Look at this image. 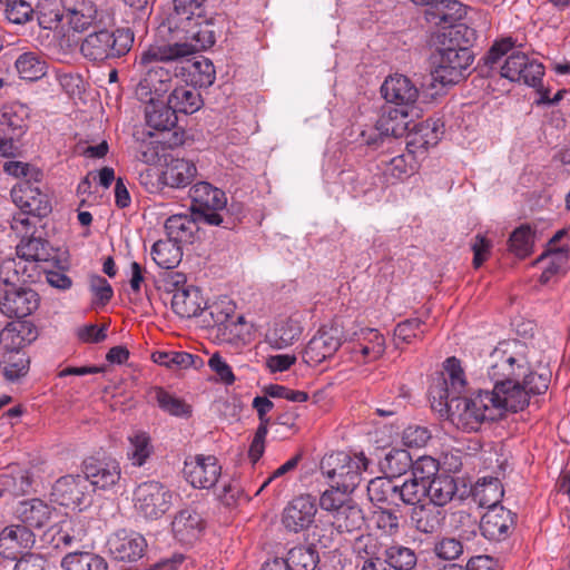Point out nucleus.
<instances>
[{
    "label": "nucleus",
    "mask_w": 570,
    "mask_h": 570,
    "mask_svg": "<svg viewBox=\"0 0 570 570\" xmlns=\"http://www.w3.org/2000/svg\"><path fill=\"white\" fill-rule=\"evenodd\" d=\"M550 377L551 374L549 371L534 373L529 368L527 376L519 381L520 387L525 393V406L529 404L530 395L542 394L548 390Z\"/></svg>",
    "instance_id": "e2e57ef3"
},
{
    "label": "nucleus",
    "mask_w": 570,
    "mask_h": 570,
    "mask_svg": "<svg viewBox=\"0 0 570 570\" xmlns=\"http://www.w3.org/2000/svg\"><path fill=\"white\" fill-rule=\"evenodd\" d=\"M63 570H108V563L104 557L91 551H75L67 553L61 559Z\"/></svg>",
    "instance_id": "4c0bfd02"
},
{
    "label": "nucleus",
    "mask_w": 570,
    "mask_h": 570,
    "mask_svg": "<svg viewBox=\"0 0 570 570\" xmlns=\"http://www.w3.org/2000/svg\"><path fill=\"white\" fill-rule=\"evenodd\" d=\"M97 10L91 2H81L68 11V23L75 32H82L92 24Z\"/></svg>",
    "instance_id": "bf43d9fd"
},
{
    "label": "nucleus",
    "mask_w": 570,
    "mask_h": 570,
    "mask_svg": "<svg viewBox=\"0 0 570 570\" xmlns=\"http://www.w3.org/2000/svg\"><path fill=\"white\" fill-rule=\"evenodd\" d=\"M353 553L357 560V566L364 560H368L377 554H383V546L376 537L372 534H361L355 538L352 546Z\"/></svg>",
    "instance_id": "052dcab7"
},
{
    "label": "nucleus",
    "mask_w": 570,
    "mask_h": 570,
    "mask_svg": "<svg viewBox=\"0 0 570 570\" xmlns=\"http://www.w3.org/2000/svg\"><path fill=\"white\" fill-rule=\"evenodd\" d=\"M197 175L196 165L184 158H174L160 174L161 184L170 188H185Z\"/></svg>",
    "instance_id": "bb28decb"
},
{
    "label": "nucleus",
    "mask_w": 570,
    "mask_h": 570,
    "mask_svg": "<svg viewBox=\"0 0 570 570\" xmlns=\"http://www.w3.org/2000/svg\"><path fill=\"white\" fill-rule=\"evenodd\" d=\"M383 554L387 558L391 570H413L417 562L414 550L401 544L385 548Z\"/></svg>",
    "instance_id": "3c124183"
},
{
    "label": "nucleus",
    "mask_w": 570,
    "mask_h": 570,
    "mask_svg": "<svg viewBox=\"0 0 570 570\" xmlns=\"http://www.w3.org/2000/svg\"><path fill=\"white\" fill-rule=\"evenodd\" d=\"M136 511L149 520L161 518L173 505V492L158 481H145L134 492Z\"/></svg>",
    "instance_id": "0eeeda50"
},
{
    "label": "nucleus",
    "mask_w": 570,
    "mask_h": 570,
    "mask_svg": "<svg viewBox=\"0 0 570 570\" xmlns=\"http://www.w3.org/2000/svg\"><path fill=\"white\" fill-rule=\"evenodd\" d=\"M88 531L89 520L86 517L77 515L66 518L50 527L45 532V538L56 549H66L81 543L87 538Z\"/></svg>",
    "instance_id": "9d476101"
},
{
    "label": "nucleus",
    "mask_w": 570,
    "mask_h": 570,
    "mask_svg": "<svg viewBox=\"0 0 570 570\" xmlns=\"http://www.w3.org/2000/svg\"><path fill=\"white\" fill-rule=\"evenodd\" d=\"M364 523L362 510L354 503L345 505L333 517V525L338 532H353Z\"/></svg>",
    "instance_id": "864d4df0"
},
{
    "label": "nucleus",
    "mask_w": 570,
    "mask_h": 570,
    "mask_svg": "<svg viewBox=\"0 0 570 570\" xmlns=\"http://www.w3.org/2000/svg\"><path fill=\"white\" fill-rule=\"evenodd\" d=\"M367 495L373 503L396 504V483L389 476L374 478L367 483Z\"/></svg>",
    "instance_id": "49530a36"
},
{
    "label": "nucleus",
    "mask_w": 570,
    "mask_h": 570,
    "mask_svg": "<svg viewBox=\"0 0 570 570\" xmlns=\"http://www.w3.org/2000/svg\"><path fill=\"white\" fill-rule=\"evenodd\" d=\"M193 215L199 223L209 226L233 228L235 218L227 208V197L224 190L207 181H199L189 189Z\"/></svg>",
    "instance_id": "20e7f679"
},
{
    "label": "nucleus",
    "mask_w": 570,
    "mask_h": 570,
    "mask_svg": "<svg viewBox=\"0 0 570 570\" xmlns=\"http://www.w3.org/2000/svg\"><path fill=\"white\" fill-rule=\"evenodd\" d=\"M37 336V328L31 322H10L0 332V345L3 352H23L22 348L32 343Z\"/></svg>",
    "instance_id": "412c9836"
},
{
    "label": "nucleus",
    "mask_w": 570,
    "mask_h": 570,
    "mask_svg": "<svg viewBox=\"0 0 570 570\" xmlns=\"http://www.w3.org/2000/svg\"><path fill=\"white\" fill-rule=\"evenodd\" d=\"M425 497L430 499L429 504L441 509L453 499L458 487L454 478L441 474L431 479L429 484H425Z\"/></svg>",
    "instance_id": "72a5a7b5"
},
{
    "label": "nucleus",
    "mask_w": 570,
    "mask_h": 570,
    "mask_svg": "<svg viewBox=\"0 0 570 570\" xmlns=\"http://www.w3.org/2000/svg\"><path fill=\"white\" fill-rule=\"evenodd\" d=\"M107 546L115 559L135 562L144 556L147 542L140 533L120 529L109 537Z\"/></svg>",
    "instance_id": "2eb2a0df"
},
{
    "label": "nucleus",
    "mask_w": 570,
    "mask_h": 570,
    "mask_svg": "<svg viewBox=\"0 0 570 570\" xmlns=\"http://www.w3.org/2000/svg\"><path fill=\"white\" fill-rule=\"evenodd\" d=\"M412 478L417 481H423L425 484H429L431 479L436 478L439 474V462L428 455L420 456L417 460L413 461V465L411 466Z\"/></svg>",
    "instance_id": "338daca9"
},
{
    "label": "nucleus",
    "mask_w": 570,
    "mask_h": 570,
    "mask_svg": "<svg viewBox=\"0 0 570 570\" xmlns=\"http://www.w3.org/2000/svg\"><path fill=\"white\" fill-rule=\"evenodd\" d=\"M514 525L513 513L503 507L488 509L480 522V530L484 538L492 541H502L509 537Z\"/></svg>",
    "instance_id": "a211bd4d"
},
{
    "label": "nucleus",
    "mask_w": 570,
    "mask_h": 570,
    "mask_svg": "<svg viewBox=\"0 0 570 570\" xmlns=\"http://www.w3.org/2000/svg\"><path fill=\"white\" fill-rule=\"evenodd\" d=\"M474 60L473 52L466 47H446L438 49L431 56V63L435 71H462Z\"/></svg>",
    "instance_id": "b1692460"
},
{
    "label": "nucleus",
    "mask_w": 570,
    "mask_h": 570,
    "mask_svg": "<svg viewBox=\"0 0 570 570\" xmlns=\"http://www.w3.org/2000/svg\"><path fill=\"white\" fill-rule=\"evenodd\" d=\"M17 255L22 263L49 262L55 258L50 244L40 236L35 237L33 234L30 237L21 238L17 245Z\"/></svg>",
    "instance_id": "473e14b6"
},
{
    "label": "nucleus",
    "mask_w": 570,
    "mask_h": 570,
    "mask_svg": "<svg viewBox=\"0 0 570 570\" xmlns=\"http://www.w3.org/2000/svg\"><path fill=\"white\" fill-rule=\"evenodd\" d=\"M168 102L176 112L193 114L202 106L200 94L195 87H177L169 95Z\"/></svg>",
    "instance_id": "37998d69"
},
{
    "label": "nucleus",
    "mask_w": 570,
    "mask_h": 570,
    "mask_svg": "<svg viewBox=\"0 0 570 570\" xmlns=\"http://www.w3.org/2000/svg\"><path fill=\"white\" fill-rule=\"evenodd\" d=\"M425 483L414 478L405 480L402 484L396 483V502L401 501L409 505H420L419 503L425 498Z\"/></svg>",
    "instance_id": "680f3d73"
},
{
    "label": "nucleus",
    "mask_w": 570,
    "mask_h": 570,
    "mask_svg": "<svg viewBox=\"0 0 570 570\" xmlns=\"http://www.w3.org/2000/svg\"><path fill=\"white\" fill-rule=\"evenodd\" d=\"M145 117L148 127L159 131L175 128L178 121L177 112L169 102L147 105Z\"/></svg>",
    "instance_id": "e433bc0d"
},
{
    "label": "nucleus",
    "mask_w": 570,
    "mask_h": 570,
    "mask_svg": "<svg viewBox=\"0 0 570 570\" xmlns=\"http://www.w3.org/2000/svg\"><path fill=\"white\" fill-rule=\"evenodd\" d=\"M291 570H314L318 563V553L313 547H294L283 558Z\"/></svg>",
    "instance_id": "09e8293b"
},
{
    "label": "nucleus",
    "mask_w": 570,
    "mask_h": 570,
    "mask_svg": "<svg viewBox=\"0 0 570 570\" xmlns=\"http://www.w3.org/2000/svg\"><path fill=\"white\" fill-rule=\"evenodd\" d=\"M50 495L62 507L80 508L90 503L91 491L83 474H67L53 483Z\"/></svg>",
    "instance_id": "6e6552de"
},
{
    "label": "nucleus",
    "mask_w": 570,
    "mask_h": 570,
    "mask_svg": "<svg viewBox=\"0 0 570 570\" xmlns=\"http://www.w3.org/2000/svg\"><path fill=\"white\" fill-rule=\"evenodd\" d=\"M30 116V109L21 102L4 105L0 110V124L12 130H23L27 128V121Z\"/></svg>",
    "instance_id": "8fccbe9b"
},
{
    "label": "nucleus",
    "mask_w": 570,
    "mask_h": 570,
    "mask_svg": "<svg viewBox=\"0 0 570 570\" xmlns=\"http://www.w3.org/2000/svg\"><path fill=\"white\" fill-rule=\"evenodd\" d=\"M372 519L376 528L384 534L394 535L400 530V518L395 511L379 508L373 512Z\"/></svg>",
    "instance_id": "774afa93"
},
{
    "label": "nucleus",
    "mask_w": 570,
    "mask_h": 570,
    "mask_svg": "<svg viewBox=\"0 0 570 570\" xmlns=\"http://www.w3.org/2000/svg\"><path fill=\"white\" fill-rule=\"evenodd\" d=\"M442 127L440 120L433 119L415 124L410 132L412 139L409 141V145H415L423 149L435 146L443 134Z\"/></svg>",
    "instance_id": "ea45409f"
},
{
    "label": "nucleus",
    "mask_w": 570,
    "mask_h": 570,
    "mask_svg": "<svg viewBox=\"0 0 570 570\" xmlns=\"http://www.w3.org/2000/svg\"><path fill=\"white\" fill-rule=\"evenodd\" d=\"M412 118L407 107H389L376 122V128L383 136L400 138L411 132Z\"/></svg>",
    "instance_id": "4be33fe9"
},
{
    "label": "nucleus",
    "mask_w": 570,
    "mask_h": 570,
    "mask_svg": "<svg viewBox=\"0 0 570 570\" xmlns=\"http://www.w3.org/2000/svg\"><path fill=\"white\" fill-rule=\"evenodd\" d=\"M476 535L475 529L470 532H463L460 539L443 538L434 544V553L443 560H454L464 551V542Z\"/></svg>",
    "instance_id": "603ef678"
},
{
    "label": "nucleus",
    "mask_w": 570,
    "mask_h": 570,
    "mask_svg": "<svg viewBox=\"0 0 570 570\" xmlns=\"http://www.w3.org/2000/svg\"><path fill=\"white\" fill-rule=\"evenodd\" d=\"M205 0H174V11L166 24L170 33L178 39L173 45H154L140 55V65L154 71L159 62H176V71H203L215 67L213 61L198 52L216 42V32L212 21L200 13Z\"/></svg>",
    "instance_id": "f257e3e1"
},
{
    "label": "nucleus",
    "mask_w": 570,
    "mask_h": 570,
    "mask_svg": "<svg viewBox=\"0 0 570 570\" xmlns=\"http://www.w3.org/2000/svg\"><path fill=\"white\" fill-rule=\"evenodd\" d=\"M482 61L490 71H527V69L539 71L546 69L538 57L528 56L522 50V46L517 45L512 37L495 40Z\"/></svg>",
    "instance_id": "39448f33"
},
{
    "label": "nucleus",
    "mask_w": 570,
    "mask_h": 570,
    "mask_svg": "<svg viewBox=\"0 0 570 570\" xmlns=\"http://www.w3.org/2000/svg\"><path fill=\"white\" fill-rule=\"evenodd\" d=\"M174 537L184 544L194 543L204 530L202 517L190 508L180 510L171 522Z\"/></svg>",
    "instance_id": "5701e85b"
},
{
    "label": "nucleus",
    "mask_w": 570,
    "mask_h": 570,
    "mask_svg": "<svg viewBox=\"0 0 570 570\" xmlns=\"http://www.w3.org/2000/svg\"><path fill=\"white\" fill-rule=\"evenodd\" d=\"M128 441L130 448L127 455L131 464L135 466L144 465L154 451L149 434L142 431H136L129 435Z\"/></svg>",
    "instance_id": "de8ad7c7"
},
{
    "label": "nucleus",
    "mask_w": 570,
    "mask_h": 570,
    "mask_svg": "<svg viewBox=\"0 0 570 570\" xmlns=\"http://www.w3.org/2000/svg\"><path fill=\"white\" fill-rule=\"evenodd\" d=\"M518 347L517 342H501L487 360V373L493 383L490 392L510 406L511 412L525 407V393L519 381L527 376L529 363Z\"/></svg>",
    "instance_id": "f03ea898"
},
{
    "label": "nucleus",
    "mask_w": 570,
    "mask_h": 570,
    "mask_svg": "<svg viewBox=\"0 0 570 570\" xmlns=\"http://www.w3.org/2000/svg\"><path fill=\"white\" fill-rule=\"evenodd\" d=\"M473 495L481 507H501L499 503L503 497L502 484L498 478L484 476L474 485Z\"/></svg>",
    "instance_id": "a19ab883"
},
{
    "label": "nucleus",
    "mask_w": 570,
    "mask_h": 570,
    "mask_svg": "<svg viewBox=\"0 0 570 570\" xmlns=\"http://www.w3.org/2000/svg\"><path fill=\"white\" fill-rule=\"evenodd\" d=\"M412 465L410 452L403 449H392L381 462L382 470L392 480L406 473Z\"/></svg>",
    "instance_id": "a18cd8bd"
},
{
    "label": "nucleus",
    "mask_w": 570,
    "mask_h": 570,
    "mask_svg": "<svg viewBox=\"0 0 570 570\" xmlns=\"http://www.w3.org/2000/svg\"><path fill=\"white\" fill-rule=\"evenodd\" d=\"M171 87L170 73H145L136 86L137 98L147 105L166 94Z\"/></svg>",
    "instance_id": "c85d7f7f"
},
{
    "label": "nucleus",
    "mask_w": 570,
    "mask_h": 570,
    "mask_svg": "<svg viewBox=\"0 0 570 570\" xmlns=\"http://www.w3.org/2000/svg\"><path fill=\"white\" fill-rule=\"evenodd\" d=\"M38 23L42 29L52 30L56 39L61 40L67 37L61 24L63 18V7L61 0H39L36 7Z\"/></svg>",
    "instance_id": "cd10ccee"
},
{
    "label": "nucleus",
    "mask_w": 570,
    "mask_h": 570,
    "mask_svg": "<svg viewBox=\"0 0 570 570\" xmlns=\"http://www.w3.org/2000/svg\"><path fill=\"white\" fill-rule=\"evenodd\" d=\"M131 42L129 30H117L116 33L99 30L87 36L81 43V52L89 60L102 61L126 53Z\"/></svg>",
    "instance_id": "423d86ee"
},
{
    "label": "nucleus",
    "mask_w": 570,
    "mask_h": 570,
    "mask_svg": "<svg viewBox=\"0 0 570 570\" xmlns=\"http://www.w3.org/2000/svg\"><path fill=\"white\" fill-rule=\"evenodd\" d=\"M154 262L161 268L173 269L179 265L183 258L180 245L176 240L159 239L151 247Z\"/></svg>",
    "instance_id": "58836bf2"
},
{
    "label": "nucleus",
    "mask_w": 570,
    "mask_h": 570,
    "mask_svg": "<svg viewBox=\"0 0 570 570\" xmlns=\"http://www.w3.org/2000/svg\"><path fill=\"white\" fill-rule=\"evenodd\" d=\"M466 13L468 7L458 0H439L425 9L424 18L434 27L451 28L462 21Z\"/></svg>",
    "instance_id": "aec40b11"
},
{
    "label": "nucleus",
    "mask_w": 570,
    "mask_h": 570,
    "mask_svg": "<svg viewBox=\"0 0 570 570\" xmlns=\"http://www.w3.org/2000/svg\"><path fill=\"white\" fill-rule=\"evenodd\" d=\"M410 518L417 531L432 534L442 528L445 520V512L435 505L425 503L414 507Z\"/></svg>",
    "instance_id": "c756f323"
},
{
    "label": "nucleus",
    "mask_w": 570,
    "mask_h": 570,
    "mask_svg": "<svg viewBox=\"0 0 570 570\" xmlns=\"http://www.w3.org/2000/svg\"><path fill=\"white\" fill-rule=\"evenodd\" d=\"M35 543V534L23 524L6 527L0 533V554L14 560L26 549Z\"/></svg>",
    "instance_id": "6ab92c4d"
},
{
    "label": "nucleus",
    "mask_w": 570,
    "mask_h": 570,
    "mask_svg": "<svg viewBox=\"0 0 570 570\" xmlns=\"http://www.w3.org/2000/svg\"><path fill=\"white\" fill-rule=\"evenodd\" d=\"M426 332L425 323L417 318H407L400 322L394 328V340L396 343L411 344L416 340H421Z\"/></svg>",
    "instance_id": "4d7b16f0"
},
{
    "label": "nucleus",
    "mask_w": 570,
    "mask_h": 570,
    "mask_svg": "<svg viewBox=\"0 0 570 570\" xmlns=\"http://www.w3.org/2000/svg\"><path fill=\"white\" fill-rule=\"evenodd\" d=\"M29 357L24 352H3L0 361L2 374L7 381L14 382L29 371Z\"/></svg>",
    "instance_id": "c03bdc74"
},
{
    "label": "nucleus",
    "mask_w": 570,
    "mask_h": 570,
    "mask_svg": "<svg viewBox=\"0 0 570 570\" xmlns=\"http://www.w3.org/2000/svg\"><path fill=\"white\" fill-rule=\"evenodd\" d=\"M39 294L28 286L6 287L0 294V311L12 318H24L38 309Z\"/></svg>",
    "instance_id": "1a4fd4ad"
},
{
    "label": "nucleus",
    "mask_w": 570,
    "mask_h": 570,
    "mask_svg": "<svg viewBox=\"0 0 570 570\" xmlns=\"http://www.w3.org/2000/svg\"><path fill=\"white\" fill-rule=\"evenodd\" d=\"M222 473V466L214 455L197 454L185 461L184 475L194 488H213Z\"/></svg>",
    "instance_id": "f8f14e48"
},
{
    "label": "nucleus",
    "mask_w": 570,
    "mask_h": 570,
    "mask_svg": "<svg viewBox=\"0 0 570 570\" xmlns=\"http://www.w3.org/2000/svg\"><path fill=\"white\" fill-rule=\"evenodd\" d=\"M316 511L315 499L312 495L296 497L285 507L282 523L287 531L298 533L311 527Z\"/></svg>",
    "instance_id": "4468645a"
},
{
    "label": "nucleus",
    "mask_w": 570,
    "mask_h": 570,
    "mask_svg": "<svg viewBox=\"0 0 570 570\" xmlns=\"http://www.w3.org/2000/svg\"><path fill=\"white\" fill-rule=\"evenodd\" d=\"M202 304L200 292L195 287L177 289L171 298V308L181 318L198 316L204 311Z\"/></svg>",
    "instance_id": "2f4dec72"
},
{
    "label": "nucleus",
    "mask_w": 570,
    "mask_h": 570,
    "mask_svg": "<svg viewBox=\"0 0 570 570\" xmlns=\"http://www.w3.org/2000/svg\"><path fill=\"white\" fill-rule=\"evenodd\" d=\"M11 197L20 210L31 214L32 217L41 218L51 212L48 196L30 179L16 184L11 189Z\"/></svg>",
    "instance_id": "ddd939ff"
},
{
    "label": "nucleus",
    "mask_w": 570,
    "mask_h": 570,
    "mask_svg": "<svg viewBox=\"0 0 570 570\" xmlns=\"http://www.w3.org/2000/svg\"><path fill=\"white\" fill-rule=\"evenodd\" d=\"M348 338L357 341L361 354L368 360H377L385 351L384 336L375 328H361Z\"/></svg>",
    "instance_id": "c9c22d12"
},
{
    "label": "nucleus",
    "mask_w": 570,
    "mask_h": 570,
    "mask_svg": "<svg viewBox=\"0 0 570 570\" xmlns=\"http://www.w3.org/2000/svg\"><path fill=\"white\" fill-rule=\"evenodd\" d=\"M154 394L158 406L164 412L179 417L190 416L191 407L184 400L170 394L163 387H156Z\"/></svg>",
    "instance_id": "5fc2aeb1"
},
{
    "label": "nucleus",
    "mask_w": 570,
    "mask_h": 570,
    "mask_svg": "<svg viewBox=\"0 0 570 570\" xmlns=\"http://www.w3.org/2000/svg\"><path fill=\"white\" fill-rule=\"evenodd\" d=\"M465 79V73H428L424 78L423 86L433 90L432 95H441L445 92L449 87Z\"/></svg>",
    "instance_id": "69168bd1"
},
{
    "label": "nucleus",
    "mask_w": 570,
    "mask_h": 570,
    "mask_svg": "<svg viewBox=\"0 0 570 570\" xmlns=\"http://www.w3.org/2000/svg\"><path fill=\"white\" fill-rule=\"evenodd\" d=\"M51 508L39 499L21 502L17 513L27 528H42L51 518Z\"/></svg>",
    "instance_id": "f704fd0d"
},
{
    "label": "nucleus",
    "mask_w": 570,
    "mask_h": 570,
    "mask_svg": "<svg viewBox=\"0 0 570 570\" xmlns=\"http://www.w3.org/2000/svg\"><path fill=\"white\" fill-rule=\"evenodd\" d=\"M414 157L412 154H402L393 157L389 161H382L383 173L393 179H402L410 175L413 168Z\"/></svg>",
    "instance_id": "0e129e2a"
},
{
    "label": "nucleus",
    "mask_w": 570,
    "mask_h": 570,
    "mask_svg": "<svg viewBox=\"0 0 570 570\" xmlns=\"http://www.w3.org/2000/svg\"><path fill=\"white\" fill-rule=\"evenodd\" d=\"M341 345L342 338L337 327L321 328L307 343L304 361L309 365H317L332 357Z\"/></svg>",
    "instance_id": "dca6fc26"
},
{
    "label": "nucleus",
    "mask_w": 570,
    "mask_h": 570,
    "mask_svg": "<svg viewBox=\"0 0 570 570\" xmlns=\"http://www.w3.org/2000/svg\"><path fill=\"white\" fill-rule=\"evenodd\" d=\"M534 234L527 225L514 229L509 238V248L518 257L524 258L532 253Z\"/></svg>",
    "instance_id": "13d9d810"
},
{
    "label": "nucleus",
    "mask_w": 570,
    "mask_h": 570,
    "mask_svg": "<svg viewBox=\"0 0 570 570\" xmlns=\"http://www.w3.org/2000/svg\"><path fill=\"white\" fill-rule=\"evenodd\" d=\"M368 461L363 453L348 455V462L337 469L335 484L352 493L362 480V472L366 471Z\"/></svg>",
    "instance_id": "7c9ffc66"
},
{
    "label": "nucleus",
    "mask_w": 570,
    "mask_h": 570,
    "mask_svg": "<svg viewBox=\"0 0 570 570\" xmlns=\"http://www.w3.org/2000/svg\"><path fill=\"white\" fill-rule=\"evenodd\" d=\"M444 406L450 422L464 432H476L482 424L500 420L511 412L510 406L489 390H480L470 396L450 394Z\"/></svg>",
    "instance_id": "7ed1b4c3"
},
{
    "label": "nucleus",
    "mask_w": 570,
    "mask_h": 570,
    "mask_svg": "<svg viewBox=\"0 0 570 570\" xmlns=\"http://www.w3.org/2000/svg\"><path fill=\"white\" fill-rule=\"evenodd\" d=\"M445 371L448 379H445L440 385L434 386L431 391L433 399H440V405L446 403L451 395H459L464 391L466 381L464 372L461 367L460 361L455 357H449L445 361Z\"/></svg>",
    "instance_id": "393cba45"
},
{
    "label": "nucleus",
    "mask_w": 570,
    "mask_h": 570,
    "mask_svg": "<svg viewBox=\"0 0 570 570\" xmlns=\"http://www.w3.org/2000/svg\"><path fill=\"white\" fill-rule=\"evenodd\" d=\"M82 474L87 479L90 491L108 490L119 482L121 469L116 459L89 458L82 463Z\"/></svg>",
    "instance_id": "9b49d317"
},
{
    "label": "nucleus",
    "mask_w": 570,
    "mask_h": 570,
    "mask_svg": "<svg viewBox=\"0 0 570 570\" xmlns=\"http://www.w3.org/2000/svg\"><path fill=\"white\" fill-rule=\"evenodd\" d=\"M199 220L196 216L189 217L187 215H173L165 222V229L168 238L176 240L178 244L181 242H191L194 233L197 229Z\"/></svg>",
    "instance_id": "79ce46f5"
},
{
    "label": "nucleus",
    "mask_w": 570,
    "mask_h": 570,
    "mask_svg": "<svg viewBox=\"0 0 570 570\" xmlns=\"http://www.w3.org/2000/svg\"><path fill=\"white\" fill-rule=\"evenodd\" d=\"M352 502L351 493L336 484L331 485L320 497V507L333 517Z\"/></svg>",
    "instance_id": "6e6d98bb"
},
{
    "label": "nucleus",
    "mask_w": 570,
    "mask_h": 570,
    "mask_svg": "<svg viewBox=\"0 0 570 570\" xmlns=\"http://www.w3.org/2000/svg\"><path fill=\"white\" fill-rule=\"evenodd\" d=\"M381 92L386 101L407 108L419 96V89L405 73H390L381 86Z\"/></svg>",
    "instance_id": "f3484780"
},
{
    "label": "nucleus",
    "mask_w": 570,
    "mask_h": 570,
    "mask_svg": "<svg viewBox=\"0 0 570 570\" xmlns=\"http://www.w3.org/2000/svg\"><path fill=\"white\" fill-rule=\"evenodd\" d=\"M303 327L296 315L281 317L275 321L267 334V342L273 348L283 350L294 344L302 335Z\"/></svg>",
    "instance_id": "a878e982"
}]
</instances>
